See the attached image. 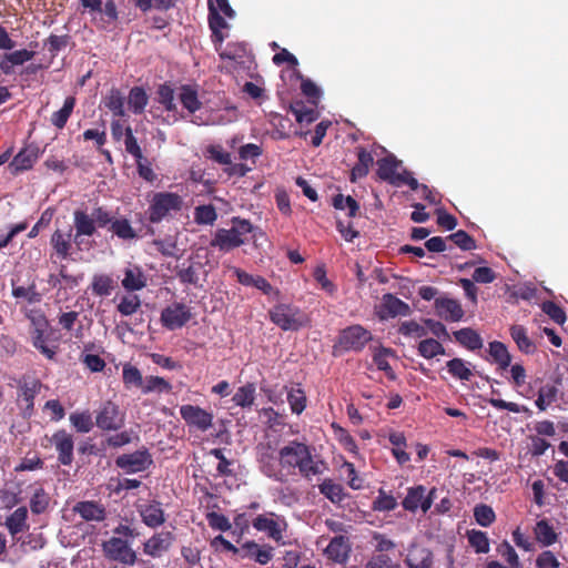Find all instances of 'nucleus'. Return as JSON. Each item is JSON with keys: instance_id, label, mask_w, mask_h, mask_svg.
Segmentation results:
<instances>
[{"instance_id": "nucleus-1", "label": "nucleus", "mask_w": 568, "mask_h": 568, "mask_svg": "<svg viewBox=\"0 0 568 568\" xmlns=\"http://www.w3.org/2000/svg\"><path fill=\"white\" fill-rule=\"evenodd\" d=\"M254 231V226L248 220L235 216L232 219L231 229H217L210 246L219 248L221 252H230L247 241V235Z\"/></svg>"}, {"instance_id": "nucleus-2", "label": "nucleus", "mask_w": 568, "mask_h": 568, "mask_svg": "<svg viewBox=\"0 0 568 568\" xmlns=\"http://www.w3.org/2000/svg\"><path fill=\"white\" fill-rule=\"evenodd\" d=\"M110 222V211L104 206H95L89 214L84 210L73 212L74 243L80 246L82 236H93L97 229H105Z\"/></svg>"}, {"instance_id": "nucleus-3", "label": "nucleus", "mask_w": 568, "mask_h": 568, "mask_svg": "<svg viewBox=\"0 0 568 568\" xmlns=\"http://www.w3.org/2000/svg\"><path fill=\"white\" fill-rule=\"evenodd\" d=\"M27 317L31 323L30 336L33 347L48 359H54L58 345H48L52 329L45 315L41 311H30Z\"/></svg>"}, {"instance_id": "nucleus-4", "label": "nucleus", "mask_w": 568, "mask_h": 568, "mask_svg": "<svg viewBox=\"0 0 568 568\" xmlns=\"http://www.w3.org/2000/svg\"><path fill=\"white\" fill-rule=\"evenodd\" d=\"M270 320L283 331H298L307 325V316L297 307L278 304L270 310Z\"/></svg>"}, {"instance_id": "nucleus-5", "label": "nucleus", "mask_w": 568, "mask_h": 568, "mask_svg": "<svg viewBox=\"0 0 568 568\" xmlns=\"http://www.w3.org/2000/svg\"><path fill=\"white\" fill-rule=\"evenodd\" d=\"M182 197L172 192H160L153 197L149 207V220L152 223L161 222L169 213L181 211Z\"/></svg>"}, {"instance_id": "nucleus-6", "label": "nucleus", "mask_w": 568, "mask_h": 568, "mask_svg": "<svg viewBox=\"0 0 568 568\" xmlns=\"http://www.w3.org/2000/svg\"><path fill=\"white\" fill-rule=\"evenodd\" d=\"M104 557L110 561H116L126 566H133L138 556L128 540L120 537H111L101 545Z\"/></svg>"}, {"instance_id": "nucleus-7", "label": "nucleus", "mask_w": 568, "mask_h": 568, "mask_svg": "<svg viewBox=\"0 0 568 568\" xmlns=\"http://www.w3.org/2000/svg\"><path fill=\"white\" fill-rule=\"evenodd\" d=\"M125 414L112 400L103 402L95 410V425L102 430H119L124 426Z\"/></svg>"}, {"instance_id": "nucleus-8", "label": "nucleus", "mask_w": 568, "mask_h": 568, "mask_svg": "<svg viewBox=\"0 0 568 568\" xmlns=\"http://www.w3.org/2000/svg\"><path fill=\"white\" fill-rule=\"evenodd\" d=\"M372 339V333L362 325L356 324L341 331L337 343L343 351L361 352Z\"/></svg>"}, {"instance_id": "nucleus-9", "label": "nucleus", "mask_w": 568, "mask_h": 568, "mask_svg": "<svg viewBox=\"0 0 568 568\" xmlns=\"http://www.w3.org/2000/svg\"><path fill=\"white\" fill-rule=\"evenodd\" d=\"M193 317L191 307L182 302H173L161 312L160 322L169 331L185 326Z\"/></svg>"}, {"instance_id": "nucleus-10", "label": "nucleus", "mask_w": 568, "mask_h": 568, "mask_svg": "<svg viewBox=\"0 0 568 568\" xmlns=\"http://www.w3.org/2000/svg\"><path fill=\"white\" fill-rule=\"evenodd\" d=\"M437 489L433 487L427 491L423 485L409 487L407 495L402 501V506L405 510L415 513L417 509H422L423 513H427L436 497Z\"/></svg>"}, {"instance_id": "nucleus-11", "label": "nucleus", "mask_w": 568, "mask_h": 568, "mask_svg": "<svg viewBox=\"0 0 568 568\" xmlns=\"http://www.w3.org/2000/svg\"><path fill=\"white\" fill-rule=\"evenodd\" d=\"M175 275L182 284L193 285L194 287L202 288V282L205 281L207 272L204 270V264L195 261L192 257L175 266Z\"/></svg>"}, {"instance_id": "nucleus-12", "label": "nucleus", "mask_w": 568, "mask_h": 568, "mask_svg": "<svg viewBox=\"0 0 568 568\" xmlns=\"http://www.w3.org/2000/svg\"><path fill=\"white\" fill-rule=\"evenodd\" d=\"M152 463V455L146 448L120 455L115 459L116 467L124 470L126 474L144 471Z\"/></svg>"}, {"instance_id": "nucleus-13", "label": "nucleus", "mask_w": 568, "mask_h": 568, "mask_svg": "<svg viewBox=\"0 0 568 568\" xmlns=\"http://www.w3.org/2000/svg\"><path fill=\"white\" fill-rule=\"evenodd\" d=\"M180 415L186 425L201 432H206L213 426L212 413L200 406L186 404L180 407Z\"/></svg>"}, {"instance_id": "nucleus-14", "label": "nucleus", "mask_w": 568, "mask_h": 568, "mask_svg": "<svg viewBox=\"0 0 568 568\" xmlns=\"http://www.w3.org/2000/svg\"><path fill=\"white\" fill-rule=\"evenodd\" d=\"M252 525L257 531L266 532L275 541H280L283 538V530L286 526L285 521L280 520L278 516L274 513L258 515Z\"/></svg>"}, {"instance_id": "nucleus-15", "label": "nucleus", "mask_w": 568, "mask_h": 568, "mask_svg": "<svg viewBox=\"0 0 568 568\" xmlns=\"http://www.w3.org/2000/svg\"><path fill=\"white\" fill-rule=\"evenodd\" d=\"M51 443L58 453V462L63 466H70L73 463V436L65 429H59L52 435Z\"/></svg>"}, {"instance_id": "nucleus-16", "label": "nucleus", "mask_w": 568, "mask_h": 568, "mask_svg": "<svg viewBox=\"0 0 568 568\" xmlns=\"http://www.w3.org/2000/svg\"><path fill=\"white\" fill-rule=\"evenodd\" d=\"M310 448L305 443L291 440L278 450L280 464L283 468H297L302 458L306 456Z\"/></svg>"}, {"instance_id": "nucleus-17", "label": "nucleus", "mask_w": 568, "mask_h": 568, "mask_svg": "<svg viewBox=\"0 0 568 568\" xmlns=\"http://www.w3.org/2000/svg\"><path fill=\"white\" fill-rule=\"evenodd\" d=\"M410 312V306L406 302L402 301L392 293H386L382 297L378 316L382 320H385L396 316H408Z\"/></svg>"}, {"instance_id": "nucleus-18", "label": "nucleus", "mask_w": 568, "mask_h": 568, "mask_svg": "<svg viewBox=\"0 0 568 568\" xmlns=\"http://www.w3.org/2000/svg\"><path fill=\"white\" fill-rule=\"evenodd\" d=\"M73 227L68 226L67 230L57 229L50 239V244L54 254L60 260H67L71 255Z\"/></svg>"}, {"instance_id": "nucleus-19", "label": "nucleus", "mask_w": 568, "mask_h": 568, "mask_svg": "<svg viewBox=\"0 0 568 568\" xmlns=\"http://www.w3.org/2000/svg\"><path fill=\"white\" fill-rule=\"evenodd\" d=\"M174 540L175 536L171 531L156 532L143 544V551L150 557H160L171 548Z\"/></svg>"}, {"instance_id": "nucleus-20", "label": "nucleus", "mask_w": 568, "mask_h": 568, "mask_svg": "<svg viewBox=\"0 0 568 568\" xmlns=\"http://www.w3.org/2000/svg\"><path fill=\"white\" fill-rule=\"evenodd\" d=\"M138 513L142 523L149 528H158L165 523V513L158 500H152L138 506Z\"/></svg>"}, {"instance_id": "nucleus-21", "label": "nucleus", "mask_w": 568, "mask_h": 568, "mask_svg": "<svg viewBox=\"0 0 568 568\" xmlns=\"http://www.w3.org/2000/svg\"><path fill=\"white\" fill-rule=\"evenodd\" d=\"M73 513L85 521H103L106 518V509L97 500H82L73 506Z\"/></svg>"}, {"instance_id": "nucleus-22", "label": "nucleus", "mask_w": 568, "mask_h": 568, "mask_svg": "<svg viewBox=\"0 0 568 568\" xmlns=\"http://www.w3.org/2000/svg\"><path fill=\"white\" fill-rule=\"evenodd\" d=\"M351 552L349 539L346 536L338 535L331 539L329 544L324 550L325 556L337 564L347 561Z\"/></svg>"}, {"instance_id": "nucleus-23", "label": "nucleus", "mask_w": 568, "mask_h": 568, "mask_svg": "<svg viewBox=\"0 0 568 568\" xmlns=\"http://www.w3.org/2000/svg\"><path fill=\"white\" fill-rule=\"evenodd\" d=\"M106 227L112 235L124 242H130L139 237L138 232L133 229L129 219L124 216L115 217L111 211L110 222Z\"/></svg>"}, {"instance_id": "nucleus-24", "label": "nucleus", "mask_w": 568, "mask_h": 568, "mask_svg": "<svg viewBox=\"0 0 568 568\" xmlns=\"http://www.w3.org/2000/svg\"><path fill=\"white\" fill-rule=\"evenodd\" d=\"M435 308L437 315L447 322H458L464 316V310L460 303L453 298H436Z\"/></svg>"}, {"instance_id": "nucleus-25", "label": "nucleus", "mask_w": 568, "mask_h": 568, "mask_svg": "<svg viewBox=\"0 0 568 568\" xmlns=\"http://www.w3.org/2000/svg\"><path fill=\"white\" fill-rule=\"evenodd\" d=\"M41 383L38 379H33L30 383L24 382L20 385V392L18 395V402L23 408V416L29 417L33 413L34 398L40 392Z\"/></svg>"}, {"instance_id": "nucleus-26", "label": "nucleus", "mask_w": 568, "mask_h": 568, "mask_svg": "<svg viewBox=\"0 0 568 568\" xmlns=\"http://www.w3.org/2000/svg\"><path fill=\"white\" fill-rule=\"evenodd\" d=\"M399 166H402V161L397 160L393 154H389L377 161L376 173L381 180L395 186L397 184L396 178L400 176V172H397Z\"/></svg>"}, {"instance_id": "nucleus-27", "label": "nucleus", "mask_w": 568, "mask_h": 568, "mask_svg": "<svg viewBox=\"0 0 568 568\" xmlns=\"http://www.w3.org/2000/svg\"><path fill=\"white\" fill-rule=\"evenodd\" d=\"M38 160V153L30 148L21 149L11 160L8 169L12 175H18L32 169Z\"/></svg>"}, {"instance_id": "nucleus-28", "label": "nucleus", "mask_w": 568, "mask_h": 568, "mask_svg": "<svg viewBox=\"0 0 568 568\" xmlns=\"http://www.w3.org/2000/svg\"><path fill=\"white\" fill-rule=\"evenodd\" d=\"M405 562L409 568H432L433 552L426 547L413 545L408 549Z\"/></svg>"}, {"instance_id": "nucleus-29", "label": "nucleus", "mask_w": 568, "mask_h": 568, "mask_svg": "<svg viewBox=\"0 0 568 568\" xmlns=\"http://www.w3.org/2000/svg\"><path fill=\"white\" fill-rule=\"evenodd\" d=\"M6 528L12 537L30 529L28 523V508L26 506L18 507L9 515L4 523Z\"/></svg>"}, {"instance_id": "nucleus-30", "label": "nucleus", "mask_w": 568, "mask_h": 568, "mask_svg": "<svg viewBox=\"0 0 568 568\" xmlns=\"http://www.w3.org/2000/svg\"><path fill=\"white\" fill-rule=\"evenodd\" d=\"M532 532L536 541L541 547H550L555 545L559 539V534L547 519L538 520L532 529Z\"/></svg>"}, {"instance_id": "nucleus-31", "label": "nucleus", "mask_w": 568, "mask_h": 568, "mask_svg": "<svg viewBox=\"0 0 568 568\" xmlns=\"http://www.w3.org/2000/svg\"><path fill=\"white\" fill-rule=\"evenodd\" d=\"M297 469L302 477L311 479L312 476L322 474L326 469V466L323 460L314 458L310 447L306 452V456H304L298 464Z\"/></svg>"}, {"instance_id": "nucleus-32", "label": "nucleus", "mask_w": 568, "mask_h": 568, "mask_svg": "<svg viewBox=\"0 0 568 568\" xmlns=\"http://www.w3.org/2000/svg\"><path fill=\"white\" fill-rule=\"evenodd\" d=\"M122 286L128 292L140 291L146 286V277L140 266L133 265L124 270Z\"/></svg>"}, {"instance_id": "nucleus-33", "label": "nucleus", "mask_w": 568, "mask_h": 568, "mask_svg": "<svg viewBox=\"0 0 568 568\" xmlns=\"http://www.w3.org/2000/svg\"><path fill=\"white\" fill-rule=\"evenodd\" d=\"M509 332L520 352L525 354H534L536 352V345L529 338L527 329L523 325H511Z\"/></svg>"}, {"instance_id": "nucleus-34", "label": "nucleus", "mask_w": 568, "mask_h": 568, "mask_svg": "<svg viewBox=\"0 0 568 568\" xmlns=\"http://www.w3.org/2000/svg\"><path fill=\"white\" fill-rule=\"evenodd\" d=\"M455 339L469 351H476L483 347V338L470 327H465L453 333Z\"/></svg>"}, {"instance_id": "nucleus-35", "label": "nucleus", "mask_w": 568, "mask_h": 568, "mask_svg": "<svg viewBox=\"0 0 568 568\" xmlns=\"http://www.w3.org/2000/svg\"><path fill=\"white\" fill-rule=\"evenodd\" d=\"M116 287V282L111 275L94 274L91 282V290L95 296H109Z\"/></svg>"}, {"instance_id": "nucleus-36", "label": "nucleus", "mask_w": 568, "mask_h": 568, "mask_svg": "<svg viewBox=\"0 0 568 568\" xmlns=\"http://www.w3.org/2000/svg\"><path fill=\"white\" fill-rule=\"evenodd\" d=\"M180 102L183 108L193 114L202 108V102L199 99L197 91L189 85H182L179 94Z\"/></svg>"}, {"instance_id": "nucleus-37", "label": "nucleus", "mask_w": 568, "mask_h": 568, "mask_svg": "<svg viewBox=\"0 0 568 568\" xmlns=\"http://www.w3.org/2000/svg\"><path fill=\"white\" fill-rule=\"evenodd\" d=\"M320 493L324 495L331 503L341 504L347 496L342 485L336 484L333 479L326 478L318 486Z\"/></svg>"}, {"instance_id": "nucleus-38", "label": "nucleus", "mask_w": 568, "mask_h": 568, "mask_svg": "<svg viewBox=\"0 0 568 568\" xmlns=\"http://www.w3.org/2000/svg\"><path fill=\"white\" fill-rule=\"evenodd\" d=\"M75 103L77 100L74 97H68L64 100L63 106L60 110L52 113L50 118L51 124L59 130L63 129L73 112Z\"/></svg>"}, {"instance_id": "nucleus-39", "label": "nucleus", "mask_w": 568, "mask_h": 568, "mask_svg": "<svg viewBox=\"0 0 568 568\" xmlns=\"http://www.w3.org/2000/svg\"><path fill=\"white\" fill-rule=\"evenodd\" d=\"M209 27L212 31V41L216 44H222L224 40V34L222 33V29L227 28V23L225 19L221 16V13L216 12L214 8L211 7V11H209Z\"/></svg>"}, {"instance_id": "nucleus-40", "label": "nucleus", "mask_w": 568, "mask_h": 568, "mask_svg": "<svg viewBox=\"0 0 568 568\" xmlns=\"http://www.w3.org/2000/svg\"><path fill=\"white\" fill-rule=\"evenodd\" d=\"M489 355L500 369H506L510 365L511 356L506 345L501 342L494 341L489 343Z\"/></svg>"}, {"instance_id": "nucleus-41", "label": "nucleus", "mask_w": 568, "mask_h": 568, "mask_svg": "<svg viewBox=\"0 0 568 568\" xmlns=\"http://www.w3.org/2000/svg\"><path fill=\"white\" fill-rule=\"evenodd\" d=\"M141 390L143 394H150V393H171L172 392V385L164 379L163 377L159 376H146L143 379Z\"/></svg>"}, {"instance_id": "nucleus-42", "label": "nucleus", "mask_w": 568, "mask_h": 568, "mask_svg": "<svg viewBox=\"0 0 568 568\" xmlns=\"http://www.w3.org/2000/svg\"><path fill=\"white\" fill-rule=\"evenodd\" d=\"M469 546L476 554H487L490 549L488 536L485 531L470 529L466 532Z\"/></svg>"}, {"instance_id": "nucleus-43", "label": "nucleus", "mask_w": 568, "mask_h": 568, "mask_svg": "<svg viewBox=\"0 0 568 568\" xmlns=\"http://www.w3.org/2000/svg\"><path fill=\"white\" fill-rule=\"evenodd\" d=\"M256 387L253 383H246L237 388L232 400L242 408H250L255 400Z\"/></svg>"}, {"instance_id": "nucleus-44", "label": "nucleus", "mask_w": 568, "mask_h": 568, "mask_svg": "<svg viewBox=\"0 0 568 568\" xmlns=\"http://www.w3.org/2000/svg\"><path fill=\"white\" fill-rule=\"evenodd\" d=\"M392 354L393 351L390 348L379 346L373 354V362L379 371H383L389 379L394 381L396 374L387 361V356Z\"/></svg>"}, {"instance_id": "nucleus-45", "label": "nucleus", "mask_w": 568, "mask_h": 568, "mask_svg": "<svg viewBox=\"0 0 568 568\" xmlns=\"http://www.w3.org/2000/svg\"><path fill=\"white\" fill-rule=\"evenodd\" d=\"M149 101L145 90L141 87H133L128 97V103L134 114H141Z\"/></svg>"}, {"instance_id": "nucleus-46", "label": "nucleus", "mask_w": 568, "mask_h": 568, "mask_svg": "<svg viewBox=\"0 0 568 568\" xmlns=\"http://www.w3.org/2000/svg\"><path fill=\"white\" fill-rule=\"evenodd\" d=\"M104 106L109 109L113 116L124 115V97L118 89H111L103 100Z\"/></svg>"}, {"instance_id": "nucleus-47", "label": "nucleus", "mask_w": 568, "mask_h": 568, "mask_svg": "<svg viewBox=\"0 0 568 568\" xmlns=\"http://www.w3.org/2000/svg\"><path fill=\"white\" fill-rule=\"evenodd\" d=\"M12 285V296L17 300L23 298L29 304H36L41 301V294L37 291V285L34 283L29 286H18L14 281H11Z\"/></svg>"}, {"instance_id": "nucleus-48", "label": "nucleus", "mask_w": 568, "mask_h": 568, "mask_svg": "<svg viewBox=\"0 0 568 568\" xmlns=\"http://www.w3.org/2000/svg\"><path fill=\"white\" fill-rule=\"evenodd\" d=\"M142 373L134 365L126 363L122 368V381L125 388L131 389L132 387L141 388L143 383Z\"/></svg>"}, {"instance_id": "nucleus-49", "label": "nucleus", "mask_w": 568, "mask_h": 568, "mask_svg": "<svg viewBox=\"0 0 568 568\" xmlns=\"http://www.w3.org/2000/svg\"><path fill=\"white\" fill-rule=\"evenodd\" d=\"M418 354L427 359L445 354L444 346L435 338H426L418 344Z\"/></svg>"}, {"instance_id": "nucleus-50", "label": "nucleus", "mask_w": 568, "mask_h": 568, "mask_svg": "<svg viewBox=\"0 0 568 568\" xmlns=\"http://www.w3.org/2000/svg\"><path fill=\"white\" fill-rule=\"evenodd\" d=\"M50 505V496L44 488L39 487L30 498V509L34 515L43 514Z\"/></svg>"}, {"instance_id": "nucleus-51", "label": "nucleus", "mask_w": 568, "mask_h": 568, "mask_svg": "<svg viewBox=\"0 0 568 568\" xmlns=\"http://www.w3.org/2000/svg\"><path fill=\"white\" fill-rule=\"evenodd\" d=\"M247 49L246 44L242 42H230L226 44L225 49L220 52V57L223 60H231L236 62H242L246 57Z\"/></svg>"}, {"instance_id": "nucleus-52", "label": "nucleus", "mask_w": 568, "mask_h": 568, "mask_svg": "<svg viewBox=\"0 0 568 568\" xmlns=\"http://www.w3.org/2000/svg\"><path fill=\"white\" fill-rule=\"evenodd\" d=\"M448 373L460 381H469L473 376L470 368L462 358H453L446 364Z\"/></svg>"}, {"instance_id": "nucleus-53", "label": "nucleus", "mask_w": 568, "mask_h": 568, "mask_svg": "<svg viewBox=\"0 0 568 568\" xmlns=\"http://www.w3.org/2000/svg\"><path fill=\"white\" fill-rule=\"evenodd\" d=\"M69 420L79 433H89L94 426L89 410L72 413L69 417Z\"/></svg>"}, {"instance_id": "nucleus-54", "label": "nucleus", "mask_w": 568, "mask_h": 568, "mask_svg": "<svg viewBox=\"0 0 568 568\" xmlns=\"http://www.w3.org/2000/svg\"><path fill=\"white\" fill-rule=\"evenodd\" d=\"M217 213L212 204L199 205L194 210V221L200 225H213Z\"/></svg>"}, {"instance_id": "nucleus-55", "label": "nucleus", "mask_w": 568, "mask_h": 568, "mask_svg": "<svg viewBox=\"0 0 568 568\" xmlns=\"http://www.w3.org/2000/svg\"><path fill=\"white\" fill-rule=\"evenodd\" d=\"M474 518L481 527H489L496 520L494 509L486 504H478L474 507Z\"/></svg>"}, {"instance_id": "nucleus-56", "label": "nucleus", "mask_w": 568, "mask_h": 568, "mask_svg": "<svg viewBox=\"0 0 568 568\" xmlns=\"http://www.w3.org/2000/svg\"><path fill=\"white\" fill-rule=\"evenodd\" d=\"M119 13L116 6L113 0H109L104 7H102V13H100L97 20V27L106 29L111 23L118 20Z\"/></svg>"}, {"instance_id": "nucleus-57", "label": "nucleus", "mask_w": 568, "mask_h": 568, "mask_svg": "<svg viewBox=\"0 0 568 568\" xmlns=\"http://www.w3.org/2000/svg\"><path fill=\"white\" fill-rule=\"evenodd\" d=\"M158 101L169 112L176 111V104L174 102V90L171 84L163 83L158 88Z\"/></svg>"}, {"instance_id": "nucleus-58", "label": "nucleus", "mask_w": 568, "mask_h": 568, "mask_svg": "<svg viewBox=\"0 0 568 568\" xmlns=\"http://www.w3.org/2000/svg\"><path fill=\"white\" fill-rule=\"evenodd\" d=\"M306 400L307 399H306L305 392L300 387L292 388L287 393V402H288L292 413H294V414H297V415L302 414V412L306 407Z\"/></svg>"}, {"instance_id": "nucleus-59", "label": "nucleus", "mask_w": 568, "mask_h": 568, "mask_svg": "<svg viewBox=\"0 0 568 568\" xmlns=\"http://www.w3.org/2000/svg\"><path fill=\"white\" fill-rule=\"evenodd\" d=\"M333 206L336 210H348V216L355 217L358 213L359 205L357 201L351 195L344 196L343 194H337L333 197Z\"/></svg>"}, {"instance_id": "nucleus-60", "label": "nucleus", "mask_w": 568, "mask_h": 568, "mask_svg": "<svg viewBox=\"0 0 568 568\" xmlns=\"http://www.w3.org/2000/svg\"><path fill=\"white\" fill-rule=\"evenodd\" d=\"M124 145L125 151L135 159V162L146 161L131 126L125 128Z\"/></svg>"}, {"instance_id": "nucleus-61", "label": "nucleus", "mask_w": 568, "mask_h": 568, "mask_svg": "<svg viewBox=\"0 0 568 568\" xmlns=\"http://www.w3.org/2000/svg\"><path fill=\"white\" fill-rule=\"evenodd\" d=\"M557 388L552 385H545L542 386L539 392L537 399L535 402L536 406L539 408V410H546L547 406H549L551 403H554L557 398Z\"/></svg>"}, {"instance_id": "nucleus-62", "label": "nucleus", "mask_w": 568, "mask_h": 568, "mask_svg": "<svg viewBox=\"0 0 568 568\" xmlns=\"http://www.w3.org/2000/svg\"><path fill=\"white\" fill-rule=\"evenodd\" d=\"M204 154L206 158L213 160L214 162L222 164V165H231V154L226 152L222 145L219 144H211L207 145Z\"/></svg>"}, {"instance_id": "nucleus-63", "label": "nucleus", "mask_w": 568, "mask_h": 568, "mask_svg": "<svg viewBox=\"0 0 568 568\" xmlns=\"http://www.w3.org/2000/svg\"><path fill=\"white\" fill-rule=\"evenodd\" d=\"M141 301L138 295L123 296L116 306L118 312L123 316H130L138 312Z\"/></svg>"}, {"instance_id": "nucleus-64", "label": "nucleus", "mask_w": 568, "mask_h": 568, "mask_svg": "<svg viewBox=\"0 0 568 568\" xmlns=\"http://www.w3.org/2000/svg\"><path fill=\"white\" fill-rule=\"evenodd\" d=\"M536 568H560L561 564L551 550L541 551L535 561Z\"/></svg>"}]
</instances>
